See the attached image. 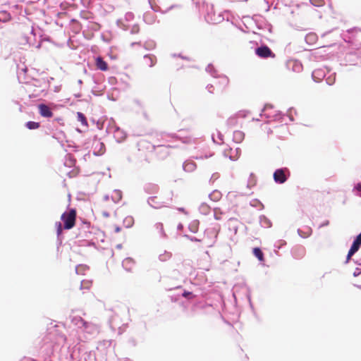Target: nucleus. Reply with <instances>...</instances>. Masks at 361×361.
<instances>
[{"mask_svg":"<svg viewBox=\"0 0 361 361\" xmlns=\"http://www.w3.org/2000/svg\"><path fill=\"white\" fill-rule=\"evenodd\" d=\"M256 54L261 58L275 57V54L267 46H262L255 50Z\"/></svg>","mask_w":361,"mask_h":361,"instance_id":"4","label":"nucleus"},{"mask_svg":"<svg viewBox=\"0 0 361 361\" xmlns=\"http://www.w3.org/2000/svg\"><path fill=\"white\" fill-rule=\"evenodd\" d=\"M25 126L28 129L30 130L37 129L40 126L39 123L35 121H28L26 123Z\"/></svg>","mask_w":361,"mask_h":361,"instance_id":"13","label":"nucleus"},{"mask_svg":"<svg viewBox=\"0 0 361 361\" xmlns=\"http://www.w3.org/2000/svg\"><path fill=\"white\" fill-rule=\"evenodd\" d=\"M170 145H159L154 147L157 157L160 159H164L170 155Z\"/></svg>","mask_w":361,"mask_h":361,"instance_id":"2","label":"nucleus"},{"mask_svg":"<svg viewBox=\"0 0 361 361\" xmlns=\"http://www.w3.org/2000/svg\"><path fill=\"white\" fill-rule=\"evenodd\" d=\"M10 20V14L5 11H0V22L6 23Z\"/></svg>","mask_w":361,"mask_h":361,"instance_id":"12","label":"nucleus"},{"mask_svg":"<svg viewBox=\"0 0 361 361\" xmlns=\"http://www.w3.org/2000/svg\"><path fill=\"white\" fill-rule=\"evenodd\" d=\"M92 286V281L88 280H83L81 281V288H86L88 289Z\"/></svg>","mask_w":361,"mask_h":361,"instance_id":"15","label":"nucleus"},{"mask_svg":"<svg viewBox=\"0 0 361 361\" xmlns=\"http://www.w3.org/2000/svg\"><path fill=\"white\" fill-rule=\"evenodd\" d=\"M77 118H78V121L79 122H80L83 126H85V127L88 126V123H87V118L82 113L78 112L77 113Z\"/></svg>","mask_w":361,"mask_h":361,"instance_id":"11","label":"nucleus"},{"mask_svg":"<svg viewBox=\"0 0 361 361\" xmlns=\"http://www.w3.org/2000/svg\"><path fill=\"white\" fill-rule=\"evenodd\" d=\"M245 134L240 130H236L233 133V140L236 142H240L243 140Z\"/></svg>","mask_w":361,"mask_h":361,"instance_id":"9","label":"nucleus"},{"mask_svg":"<svg viewBox=\"0 0 361 361\" xmlns=\"http://www.w3.org/2000/svg\"><path fill=\"white\" fill-rule=\"evenodd\" d=\"M77 212L75 209H70L61 214V219L63 222V228L71 229L75 224Z\"/></svg>","mask_w":361,"mask_h":361,"instance_id":"1","label":"nucleus"},{"mask_svg":"<svg viewBox=\"0 0 361 361\" xmlns=\"http://www.w3.org/2000/svg\"><path fill=\"white\" fill-rule=\"evenodd\" d=\"M183 296L188 299H193L195 298V295L192 294V293L189 291H184Z\"/></svg>","mask_w":361,"mask_h":361,"instance_id":"17","label":"nucleus"},{"mask_svg":"<svg viewBox=\"0 0 361 361\" xmlns=\"http://www.w3.org/2000/svg\"><path fill=\"white\" fill-rule=\"evenodd\" d=\"M56 226L57 235H60L63 231V227H62L61 222H56Z\"/></svg>","mask_w":361,"mask_h":361,"instance_id":"18","label":"nucleus"},{"mask_svg":"<svg viewBox=\"0 0 361 361\" xmlns=\"http://www.w3.org/2000/svg\"><path fill=\"white\" fill-rule=\"evenodd\" d=\"M75 321H76L75 324H81L82 326L85 328L87 327V323L80 317H76L74 319Z\"/></svg>","mask_w":361,"mask_h":361,"instance_id":"16","label":"nucleus"},{"mask_svg":"<svg viewBox=\"0 0 361 361\" xmlns=\"http://www.w3.org/2000/svg\"><path fill=\"white\" fill-rule=\"evenodd\" d=\"M286 173H289L286 169H276L274 173V179L278 183H283L287 180Z\"/></svg>","mask_w":361,"mask_h":361,"instance_id":"3","label":"nucleus"},{"mask_svg":"<svg viewBox=\"0 0 361 361\" xmlns=\"http://www.w3.org/2000/svg\"><path fill=\"white\" fill-rule=\"evenodd\" d=\"M354 190H355L357 191H360L361 192V182H360L357 184H356V185L354 188Z\"/></svg>","mask_w":361,"mask_h":361,"instance_id":"19","label":"nucleus"},{"mask_svg":"<svg viewBox=\"0 0 361 361\" xmlns=\"http://www.w3.org/2000/svg\"><path fill=\"white\" fill-rule=\"evenodd\" d=\"M95 65L97 69H99L102 71H106L109 68L107 63L104 61L100 56L96 58Z\"/></svg>","mask_w":361,"mask_h":361,"instance_id":"8","label":"nucleus"},{"mask_svg":"<svg viewBox=\"0 0 361 361\" xmlns=\"http://www.w3.org/2000/svg\"><path fill=\"white\" fill-rule=\"evenodd\" d=\"M83 224H84L85 228H90V224L89 222L85 221V222H83Z\"/></svg>","mask_w":361,"mask_h":361,"instance_id":"21","label":"nucleus"},{"mask_svg":"<svg viewBox=\"0 0 361 361\" xmlns=\"http://www.w3.org/2000/svg\"><path fill=\"white\" fill-rule=\"evenodd\" d=\"M37 108L41 116L44 118H51L53 116V112L47 105L44 104H39L37 106Z\"/></svg>","mask_w":361,"mask_h":361,"instance_id":"7","label":"nucleus"},{"mask_svg":"<svg viewBox=\"0 0 361 361\" xmlns=\"http://www.w3.org/2000/svg\"><path fill=\"white\" fill-rule=\"evenodd\" d=\"M229 84V79L226 76L219 77L215 82L214 85L216 87L217 90L220 91H224Z\"/></svg>","mask_w":361,"mask_h":361,"instance_id":"6","label":"nucleus"},{"mask_svg":"<svg viewBox=\"0 0 361 361\" xmlns=\"http://www.w3.org/2000/svg\"><path fill=\"white\" fill-rule=\"evenodd\" d=\"M360 245H361V233L357 236V238L354 240L350 250L348 251V253L347 255V259H346V263L348 262L350 257L359 250Z\"/></svg>","mask_w":361,"mask_h":361,"instance_id":"5","label":"nucleus"},{"mask_svg":"<svg viewBox=\"0 0 361 361\" xmlns=\"http://www.w3.org/2000/svg\"><path fill=\"white\" fill-rule=\"evenodd\" d=\"M147 143L146 141H141L139 145H143Z\"/></svg>","mask_w":361,"mask_h":361,"instance_id":"22","label":"nucleus"},{"mask_svg":"<svg viewBox=\"0 0 361 361\" xmlns=\"http://www.w3.org/2000/svg\"><path fill=\"white\" fill-rule=\"evenodd\" d=\"M253 255L260 261V262H264V254L262 252V251L261 250L260 248L259 247H255L253 249Z\"/></svg>","mask_w":361,"mask_h":361,"instance_id":"10","label":"nucleus"},{"mask_svg":"<svg viewBox=\"0 0 361 361\" xmlns=\"http://www.w3.org/2000/svg\"><path fill=\"white\" fill-rule=\"evenodd\" d=\"M145 60L147 61L146 63L149 66H153L156 63V58L153 56H145Z\"/></svg>","mask_w":361,"mask_h":361,"instance_id":"14","label":"nucleus"},{"mask_svg":"<svg viewBox=\"0 0 361 361\" xmlns=\"http://www.w3.org/2000/svg\"><path fill=\"white\" fill-rule=\"evenodd\" d=\"M71 23H75V20H72Z\"/></svg>","mask_w":361,"mask_h":361,"instance_id":"23","label":"nucleus"},{"mask_svg":"<svg viewBox=\"0 0 361 361\" xmlns=\"http://www.w3.org/2000/svg\"><path fill=\"white\" fill-rule=\"evenodd\" d=\"M228 122L231 125V124H235L237 123V120L235 118H230L228 119Z\"/></svg>","mask_w":361,"mask_h":361,"instance_id":"20","label":"nucleus"}]
</instances>
